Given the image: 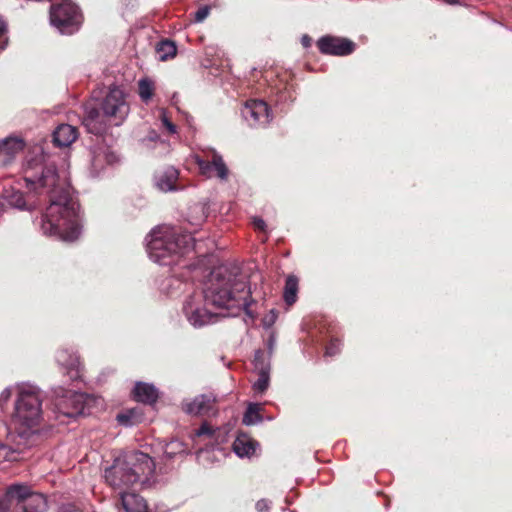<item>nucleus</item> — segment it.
<instances>
[{
    "label": "nucleus",
    "instance_id": "31",
    "mask_svg": "<svg viewBox=\"0 0 512 512\" xmlns=\"http://www.w3.org/2000/svg\"><path fill=\"white\" fill-rule=\"evenodd\" d=\"M156 52L158 54V58L161 61H166L176 55L177 47L175 42L165 39L156 45Z\"/></svg>",
    "mask_w": 512,
    "mask_h": 512
},
{
    "label": "nucleus",
    "instance_id": "26",
    "mask_svg": "<svg viewBox=\"0 0 512 512\" xmlns=\"http://www.w3.org/2000/svg\"><path fill=\"white\" fill-rule=\"evenodd\" d=\"M298 290L299 279L293 274L288 275L283 288V300L287 306H291L297 301Z\"/></svg>",
    "mask_w": 512,
    "mask_h": 512
},
{
    "label": "nucleus",
    "instance_id": "45",
    "mask_svg": "<svg viewBox=\"0 0 512 512\" xmlns=\"http://www.w3.org/2000/svg\"><path fill=\"white\" fill-rule=\"evenodd\" d=\"M162 122H163V125L167 128V130L171 134L176 133V131H177L176 125L173 124L165 115H163V117H162Z\"/></svg>",
    "mask_w": 512,
    "mask_h": 512
},
{
    "label": "nucleus",
    "instance_id": "14",
    "mask_svg": "<svg viewBox=\"0 0 512 512\" xmlns=\"http://www.w3.org/2000/svg\"><path fill=\"white\" fill-rule=\"evenodd\" d=\"M241 116L251 128H265L272 120L273 115L264 100H247L241 108Z\"/></svg>",
    "mask_w": 512,
    "mask_h": 512
},
{
    "label": "nucleus",
    "instance_id": "30",
    "mask_svg": "<svg viewBox=\"0 0 512 512\" xmlns=\"http://www.w3.org/2000/svg\"><path fill=\"white\" fill-rule=\"evenodd\" d=\"M182 286L186 287L187 284H184L182 281H180L176 275H171L164 280L161 289L168 297L176 298L179 296V292Z\"/></svg>",
    "mask_w": 512,
    "mask_h": 512
},
{
    "label": "nucleus",
    "instance_id": "25",
    "mask_svg": "<svg viewBox=\"0 0 512 512\" xmlns=\"http://www.w3.org/2000/svg\"><path fill=\"white\" fill-rule=\"evenodd\" d=\"M208 216V203H194L188 208L187 220L193 226L201 225Z\"/></svg>",
    "mask_w": 512,
    "mask_h": 512
},
{
    "label": "nucleus",
    "instance_id": "46",
    "mask_svg": "<svg viewBox=\"0 0 512 512\" xmlns=\"http://www.w3.org/2000/svg\"><path fill=\"white\" fill-rule=\"evenodd\" d=\"M159 139H160L159 134L156 131L152 130L149 132L148 136L145 139H143V141L147 140L150 142H157Z\"/></svg>",
    "mask_w": 512,
    "mask_h": 512
},
{
    "label": "nucleus",
    "instance_id": "2",
    "mask_svg": "<svg viewBox=\"0 0 512 512\" xmlns=\"http://www.w3.org/2000/svg\"><path fill=\"white\" fill-rule=\"evenodd\" d=\"M200 292L204 295L205 303L211 304L213 308L227 310V316H236L244 310L251 320L256 317L249 308L253 300L248 275L236 263L215 267Z\"/></svg>",
    "mask_w": 512,
    "mask_h": 512
},
{
    "label": "nucleus",
    "instance_id": "40",
    "mask_svg": "<svg viewBox=\"0 0 512 512\" xmlns=\"http://www.w3.org/2000/svg\"><path fill=\"white\" fill-rule=\"evenodd\" d=\"M210 14V7L205 5L200 7L194 14V21L196 23L203 22Z\"/></svg>",
    "mask_w": 512,
    "mask_h": 512
},
{
    "label": "nucleus",
    "instance_id": "23",
    "mask_svg": "<svg viewBox=\"0 0 512 512\" xmlns=\"http://www.w3.org/2000/svg\"><path fill=\"white\" fill-rule=\"evenodd\" d=\"M134 397L138 402L153 404L158 399V390L153 384L137 382L133 389Z\"/></svg>",
    "mask_w": 512,
    "mask_h": 512
},
{
    "label": "nucleus",
    "instance_id": "28",
    "mask_svg": "<svg viewBox=\"0 0 512 512\" xmlns=\"http://www.w3.org/2000/svg\"><path fill=\"white\" fill-rule=\"evenodd\" d=\"M261 405L258 403H250L243 415L242 422L246 426H252L260 424L263 421V417L260 414Z\"/></svg>",
    "mask_w": 512,
    "mask_h": 512
},
{
    "label": "nucleus",
    "instance_id": "8",
    "mask_svg": "<svg viewBox=\"0 0 512 512\" xmlns=\"http://www.w3.org/2000/svg\"><path fill=\"white\" fill-rule=\"evenodd\" d=\"M7 500L13 503V512H45L46 497L33 492L27 484L14 483L7 487Z\"/></svg>",
    "mask_w": 512,
    "mask_h": 512
},
{
    "label": "nucleus",
    "instance_id": "3",
    "mask_svg": "<svg viewBox=\"0 0 512 512\" xmlns=\"http://www.w3.org/2000/svg\"><path fill=\"white\" fill-rule=\"evenodd\" d=\"M12 398L8 429H14L21 443H26L28 439L36 441L45 420L43 403L46 393L34 382L19 381L0 392V408L4 410Z\"/></svg>",
    "mask_w": 512,
    "mask_h": 512
},
{
    "label": "nucleus",
    "instance_id": "6",
    "mask_svg": "<svg viewBox=\"0 0 512 512\" xmlns=\"http://www.w3.org/2000/svg\"><path fill=\"white\" fill-rule=\"evenodd\" d=\"M155 472V463L146 453L130 451L114 459L105 469L104 478L108 485L120 492L133 485L148 484Z\"/></svg>",
    "mask_w": 512,
    "mask_h": 512
},
{
    "label": "nucleus",
    "instance_id": "43",
    "mask_svg": "<svg viewBox=\"0 0 512 512\" xmlns=\"http://www.w3.org/2000/svg\"><path fill=\"white\" fill-rule=\"evenodd\" d=\"M267 349L268 351L266 352V354H269L272 356L273 354V351H274V347H275V344H276V337L274 335V333H271L269 338L267 339Z\"/></svg>",
    "mask_w": 512,
    "mask_h": 512
},
{
    "label": "nucleus",
    "instance_id": "39",
    "mask_svg": "<svg viewBox=\"0 0 512 512\" xmlns=\"http://www.w3.org/2000/svg\"><path fill=\"white\" fill-rule=\"evenodd\" d=\"M8 43L7 23L0 17V51H3Z\"/></svg>",
    "mask_w": 512,
    "mask_h": 512
},
{
    "label": "nucleus",
    "instance_id": "10",
    "mask_svg": "<svg viewBox=\"0 0 512 512\" xmlns=\"http://www.w3.org/2000/svg\"><path fill=\"white\" fill-rule=\"evenodd\" d=\"M81 19L79 7L71 0H60L50 6V23L61 34L75 33L80 27Z\"/></svg>",
    "mask_w": 512,
    "mask_h": 512
},
{
    "label": "nucleus",
    "instance_id": "7",
    "mask_svg": "<svg viewBox=\"0 0 512 512\" xmlns=\"http://www.w3.org/2000/svg\"><path fill=\"white\" fill-rule=\"evenodd\" d=\"M53 418L60 424H68L71 419L84 414L90 401L86 393L67 390L63 387L53 389Z\"/></svg>",
    "mask_w": 512,
    "mask_h": 512
},
{
    "label": "nucleus",
    "instance_id": "4",
    "mask_svg": "<svg viewBox=\"0 0 512 512\" xmlns=\"http://www.w3.org/2000/svg\"><path fill=\"white\" fill-rule=\"evenodd\" d=\"M130 113L127 94L117 85H111L95 106L86 105L82 124L87 132L103 135L111 126H120Z\"/></svg>",
    "mask_w": 512,
    "mask_h": 512
},
{
    "label": "nucleus",
    "instance_id": "29",
    "mask_svg": "<svg viewBox=\"0 0 512 512\" xmlns=\"http://www.w3.org/2000/svg\"><path fill=\"white\" fill-rule=\"evenodd\" d=\"M272 356L259 349L255 351L253 364L257 373H270Z\"/></svg>",
    "mask_w": 512,
    "mask_h": 512
},
{
    "label": "nucleus",
    "instance_id": "12",
    "mask_svg": "<svg viewBox=\"0 0 512 512\" xmlns=\"http://www.w3.org/2000/svg\"><path fill=\"white\" fill-rule=\"evenodd\" d=\"M200 173L207 177H216L221 182H225L229 177V169L225 164L223 157L213 148L203 150V155L194 156Z\"/></svg>",
    "mask_w": 512,
    "mask_h": 512
},
{
    "label": "nucleus",
    "instance_id": "33",
    "mask_svg": "<svg viewBox=\"0 0 512 512\" xmlns=\"http://www.w3.org/2000/svg\"><path fill=\"white\" fill-rule=\"evenodd\" d=\"M154 82L149 78H142L138 81V94L144 103H148L154 95Z\"/></svg>",
    "mask_w": 512,
    "mask_h": 512
},
{
    "label": "nucleus",
    "instance_id": "35",
    "mask_svg": "<svg viewBox=\"0 0 512 512\" xmlns=\"http://www.w3.org/2000/svg\"><path fill=\"white\" fill-rule=\"evenodd\" d=\"M270 382V373H258V379L253 384V389L258 393H264Z\"/></svg>",
    "mask_w": 512,
    "mask_h": 512
},
{
    "label": "nucleus",
    "instance_id": "15",
    "mask_svg": "<svg viewBox=\"0 0 512 512\" xmlns=\"http://www.w3.org/2000/svg\"><path fill=\"white\" fill-rule=\"evenodd\" d=\"M317 47L324 55L344 57L353 54L357 44L346 37L324 35L318 39Z\"/></svg>",
    "mask_w": 512,
    "mask_h": 512
},
{
    "label": "nucleus",
    "instance_id": "17",
    "mask_svg": "<svg viewBox=\"0 0 512 512\" xmlns=\"http://www.w3.org/2000/svg\"><path fill=\"white\" fill-rule=\"evenodd\" d=\"M3 198L10 207L20 211L31 212L35 210L39 204V198L34 194H30L29 190L27 193H24L13 187L4 190Z\"/></svg>",
    "mask_w": 512,
    "mask_h": 512
},
{
    "label": "nucleus",
    "instance_id": "5",
    "mask_svg": "<svg viewBox=\"0 0 512 512\" xmlns=\"http://www.w3.org/2000/svg\"><path fill=\"white\" fill-rule=\"evenodd\" d=\"M146 250L153 262L171 266L178 264L190 251H198V241L191 232L182 233L175 227L158 226L146 237Z\"/></svg>",
    "mask_w": 512,
    "mask_h": 512
},
{
    "label": "nucleus",
    "instance_id": "38",
    "mask_svg": "<svg viewBox=\"0 0 512 512\" xmlns=\"http://www.w3.org/2000/svg\"><path fill=\"white\" fill-rule=\"evenodd\" d=\"M278 312L274 309H271L263 318H262V326L265 329H270L277 320Z\"/></svg>",
    "mask_w": 512,
    "mask_h": 512
},
{
    "label": "nucleus",
    "instance_id": "44",
    "mask_svg": "<svg viewBox=\"0 0 512 512\" xmlns=\"http://www.w3.org/2000/svg\"><path fill=\"white\" fill-rule=\"evenodd\" d=\"M58 512H82L76 505L72 503L63 504L59 507Z\"/></svg>",
    "mask_w": 512,
    "mask_h": 512
},
{
    "label": "nucleus",
    "instance_id": "34",
    "mask_svg": "<svg viewBox=\"0 0 512 512\" xmlns=\"http://www.w3.org/2000/svg\"><path fill=\"white\" fill-rule=\"evenodd\" d=\"M187 453L186 444L179 439H172L166 444L164 449L165 457L172 459L177 455H183Z\"/></svg>",
    "mask_w": 512,
    "mask_h": 512
},
{
    "label": "nucleus",
    "instance_id": "36",
    "mask_svg": "<svg viewBox=\"0 0 512 512\" xmlns=\"http://www.w3.org/2000/svg\"><path fill=\"white\" fill-rule=\"evenodd\" d=\"M340 349L341 342L336 338H332L325 346V356L333 357L340 352Z\"/></svg>",
    "mask_w": 512,
    "mask_h": 512
},
{
    "label": "nucleus",
    "instance_id": "11",
    "mask_svg": "<svg viewBox=\"0 0 512 512\" xmlns=\"http://www.w3.org/2000/svg\"><path fill=\"white\" fill-rule=\"evenodd\" d=\"M120 161V156L110 146L98 141L89 150L88 175L93 179L102 178Z\"/></svg>",
    "mask_w": 512,
    "mask_h": 512
},
{
    "label": "nucleus",
    "instance_id": "22",
    "mask_svg": "<svg viewBox=\"0 0 512 512\" xmlns=\"http://www.w3.org/2000/svg\"><path fill=\"white\" fill-rule=\"evenodd\" d=\"M77 137L76 127L69 124H60L53 132V142L58 147L70 146Z\"/></svg>",
    "mask_w": 512,
    "mask_h": 512
},
{
    "label": "nucleus",
    "instance_id": "13",
    "mask_svg": "<svg viewBox=\"0 0 512 512\" xmlns=\"http://www.w3.org/2000/svg\"><path fill=\"white\" fill-rule=\"evenodd\" d=\"M54 359L60 372L67 377L68 381L75 382L81 379L83 366L75 347H60L56 350Z\"/></svg>",
    "mask_w": 512,
    "mask_h": 512
},
{
    "label": "nucleus",
    "instance_id": "27",
    "mask_svg": "<svg viewBox=\"0 0 512 512\" xmlns=\"http://www.w3.org/2000/svg\"><path fill=\"white\" fill-rule=\"evenodd\" d=\"M142 413L138 408L127 409L118 413L116 419L118 423L125 427H132L142 421Z\"/></svg>",
    "mask_w": 512,
    "mask_h": 512
},
{
    "label": "nucleus",
    "instance_id": "37",
    "mask_svg": "<svg viewBox=\"0 0 512 512\" xmlns=\"http://www.w3.org/2000/svg\"><path fill=\"white\" fill-rule=\"evenodd\" d=\"M273 507L272 500L268 498H261L255 503V511L256 512H271Z\"/></svg>",
    "mask_w": 512,
    "mask_h": 512
},
{
    "label": "nucleus",
    "instance_id": "18",
    "mask_svg": "<svg viewBox=\"0 0 512 512\" xmlns=\"http://www.w3.org/2000/svg\"><path fill=\"white\" fill-rule=\"evenodd\" d=\"M215 398L212 394H200L182 403V410L192 416L209 415L213 410Z\"/></svg>",
    "mask_w": 512,
    "mask_h": 512
},
{
    "label": "nucleus",
    "instance_id": "16",
    "mask_svg": "<svg viewBox=\"0 0 512 512\" xmlns=\"http://www.w3.org/2000/svg\"><path fill=\"white\" fill-rule=\"evenodd\" d=\"M20 438L14 433V429H8L7 442H0V462L18 461L21 453L35 444V440L28 439L26 443H21Z\"/></svg>",
    "mask_w": 512,
    "mask_h": 512
},
{
    "label": "nucleus",
    "instance_id": "20",
    "mask_svg": "<svg viewBox=\"0 0 512 512\" xmlns=\"http://www.w3.org/2000/svg\"><path fill=\"white\" fill-rule=\"evenodd\" d=\"M24 148V142L18 137H6L0 139V157L3 165H9L13 158Z\"/></svg>",
    "mask_w": 512,
    "mask_h": 512
},
{
    "label": "nucleus",
    "instance_id": "32",
    "mask_svg": "<svg viewBox=\"0 0 512 512\" xmlns=\"http://www.w3.org/2000/svg\"><path fill=\"white\" fill-rule=\"evenodd\" d=\"M219 433V429H213L209 424L203 423L194 433L193 441L197 443L199 439H206V446L216 441V434Z\"/></svg>",
    "mask_w": 512,
    "mask_h": 512
},
{
    "label": "nucleus",
    "instance_id": "9",
    "mask_svg": "<svg viewBox=\"0 0 512 512\" xmlns=\"http://www.w3.org/2000/svg\"><path fill=\"white\" fill-rule=\"evenodd\" d=\"M205 303L204 295L199 291L189 294L182 306V313L187 322L196 329L214 324L218 321L219 314L213 312Z\"/></svg>",
    "mask_w": 512,
    "mask_h": 512
},
{
    "label": "nucleus",
    "instance_id": "1",
    "mask_svg": "<svg viewBox=\"0 0 512 512\" xmlns=\"http://www.w3.org/2000/svg\"><path fill=\"white\" fill-rule=\"evenodd\" d=\"M22 176L30 194L46 198L49 205L36 221L41 233L65 242L77 240L83 228L78 200L65 176L42 148L30 151L22 164Z\"/></svg>",
    "mask_w": 512,
    "mask_h": 512
},
{
    "label": "nucleus",
    "instance_id": "42",
    "mask_svg": "<svg viewBox=\"0 0 512 512\" xmlns=\"http://www.w3.org/2000/svg\"><path fill=\"white\" fill-rule=\"evenodd\" d=\"M252 225L255 230L263 232V233H267V224H266L265 220L262 219L261 217H257V216L253 217Z\"/></svg>",
    "mask_w": 512,
    "mask_h": 512
},
{
    "label": "nucleus",
    "instance_id": "48",
    "mask_svg": "<svg viewBox=\"0 0 512 512\" xmlns=\"http://www.w3.org/2000/svg\"><path fill=\"white\" fill-rule=\"evenodd\" d=\"M445 3L449 5H457L459 4V0H443Z\"/></svg>",
    "mask_w": 512,
    "mask_h": 512
},
{
    "label": "nucleus",
    "instance_id": "24",
    "mask_svg": "<svg viewBox=\"0 0 512 512\" xmlns=\"http://www.w3.org/2000/svg\"><path fill=\"white\" fill-rule=\"evenodd\" d=\"M122 505L127 512H147L145 499L135 493L120 492Z\"/></svg>",
    "mask_w": 512,
    "mask_h": 512
},
{
    "label": "nucleus",
    "instance_id": "19",
    "mask_svg": "<svg viewBox=\"0 0 512 512\" xmlns=\"http://www.w3.org/2000/svg\"><path fill=\"white\" fill-rule=\"evenodd\" d=\"M259 448V443L244 433H239L232 444L233 452L241 459H251Z\"/></svg>",
    "mask_w": 512,
    "mask_h": 512
},
{
    "label": "nucleus",
    "instance_id": "41",
    "mask_svg": "<svg viewBox=\"0 0 512 512\" xmlns=\"http://www.w3.org/2000/svg\"><path fill=\"white\" fill-rule=\"evenodd\" d=\"M0 512H13L12 501L7 500V490L5 491V494L0 497Z\"/></svg>",
    "mask_w": 512,
    "mask_h": 512
},
{
    "label": "nucleus",
    "instance_id": "47",
    "mask_svg": "<svg viewBox=\"0 0 512 512\" xmlns=\"http://www.w3.org/2000/svg\"><path fill=\"white\" fill-rule=\"evenodd\" d=\"M310 42H311V39H310L309 36L304 35L302 37V44H303L304 47H308L310 45Z\"/></svg>",
    "mask_w": 512,
    "mask_h": 512
},
{
    "label": "nucleus",
    "instance_id": "21",
    "mask_svg": "<svg viewBox=\"0 0 512 512\" xmlns=\"http://www.w3.org/2000/svg\"><path fill=\"white\" fill-rule=\"evenodd\" d=\"M178 176V170L169 166L155 175V184L162 192L177 191L179 189L177 185Z\"/></svg>",
    "mask_w": 512,
    "mask_h": 512
}]
</instances>
